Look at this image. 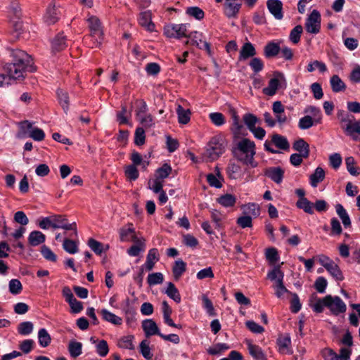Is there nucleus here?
Segmentation results:
<instances>
[{"label": "nucleus", "instance_id": "1", "mask_svg": "<svg viewBox=\"0 0 360 360\" xmlns=\"http://www.w3.org/2000/svg\"><path fill=\"white\" fill-rule=\"evenodd\" d=\"M12 62L4 65V70L8 75L0 73V87L8 84L11 79H20L24 77L26 70L33 72L31 56L22 50H14L11 53Z\"/></svg>", "mask_w": 360, "mask_h": 360}, {"label": "nucleus", "instance_id": "2", "mask_svg": "<svg viewBox=\"0 0 360 360\" xmlns=\"http://www.w3.org/2000/svg\"><path fill=\"white\" fill-rule=\"evenodd\" d=\"M232 153L233 156L243 164L253 168L257 167V162L255 160L256 146L254 141L243 138L236 143Z\"/></svg>", "mask_w": 360, "mask_h": 360}, {"label": "nucleus", "instance_id": "3", "mask_svg": "<svg viewBox=\"0 0 360 360\" xmlns=\"http://www.w3.org/2000/svg\"><path fill=\"white\" fill-rule=\"evenodd\" d=\"M39 226L42 229H63L65 230H72L73 233L70 236L77 238V224L75 222L69 224L67 219L62 215H52L50 217H43L38 222Z\"/></svg>", "mask_w": 360, "mask_h": 360}, {"label": "nucleus", "instance_id": "4", "mask_svg": "<svg viewBox=\"0 0 360 360\" xmlns=\"http://www.w3.org/2000/svg\"><path fill=\"white\" fill-rule=\"evenodd\" d=\"M337 117L345 134L353 140H356L357 136L355 135V132L360 131V120H356L353 115H350L343 110H339Z\"/></svg>", "mask_w": 360, "mask_h": 360}, {"label": "nucleus", "instance_id": "5", "mask_svg": "<svg viewBox=\"0 0 360 360\" xmlns=\"http://www.w3.org/2000/svg\"><path fill=\"white\" fill-rule=\"evenodd\" d=\"M226 146V141L222 136H214L210 141L204 157L207 161H214L224 153Z\"/></svg>", "mask_w": 360, "mask_h": 360}, {"label": "nucleus", "instance_id": "6", "mask_svg": "<svg viewBox=\"0 0 360 360\" xmlns=\"http://www.w3.org/2000/svg\"><path fill=\"white\" fill-rule=\"evenodd\" d=\"M86 20L92 42L95 47H98L103 41L104 34L102 23L98 18L95 15H90Z\"/></svg>", "mask_w": 360, "mask_h": 360}, {"label": "nucleus", "instance_id": "7", "mask_svg": "<svg viewBox=\"0 0 360 360\" xmlns=\"http://www.w3.org/2000/svg\"><path fill=\"white\" fill-rule=\"evenodd\" d=\"M19 127L23 136L27 135L36 141H41L45 137L44 131L39 128L34 127L33 123L28 120L20 122Z\"/></svg>", "mask_w": 360, "mask_h": 360}, {"label": "nucleus", "instance_id": "8", "mask_svg": "<svg viewBox=\"0 0 360 360\" xmlns=\"http://www.w3.org/2000/svg\"><path fill=\"white\" fill-rule=\"evenodd\" d=\"M286 86V79L283 73L276 72L274 77L269 82L267 87L264 88L263 93L265 95L272 96L276 94L277 89L282 85Z\"/></svg>", "mask_w": 360, "mask_h": 360}, {"label": "nucleus", "instance_id": "9", "mask_svg": "<svg viewBox=\"0 0 360 360\" xmlns=\"http://www.w3.org/2000/svg\"><path fill=\"white\" fill-rule=\"evenodd\" d=\"M325 304L331 313L336 316L345 312L347 309L345 303L338 296L326 295L325 297Z\"/></svg>", "mask_w": 360, "mask_h": 360}, {"label": "nucleus", "instance_id": "10", "mask_svg": "<svg viewBox=\"0 0 360 360\" xmlns=\"http://www.w3.org/2000/svg\"><path fill=\"white\" fill-rule=\"evenodd\" d=\"M306 31L312 34H317L321 30V15L314 10L307 17L305 22Z\"/></svg>", "mask_w": 360, "mask_h": 360}, {"label": "nucleus", "instance_id": "11", "mask_svg": "<svg viewBox=\"0 0 360 360\" xmlns=\"http://www.w3.org/2000/svg\"><path fill=\"white\" fill-rule=\"evenodd\" d=\"M165 34L169 38L187 37V27L185 24H170L164 27Z\"/></svg>", "mask_w": 360, "mask_h": 360}, {"label": "nucleus", "instance_id": "12", "mask_svg": "<svg viewBox=\"0 0 360 360\" xmlns=\"http://www.w3.org/2000/svg\"><path fill=\"white\" fill-rule=\"evenodd\" d=\"M186 37L190 39L186 43H191L192 45L198 46L200 49H205L208 53L210 52V44L203 40L202 34L197 31L192 32Z\"/></svg>", "mask_w": 360, "mask_h": 360}, {"label": "nucleus", "instance_id": "13", "mask_svg": "<svg viewBox=\"0 0 360 360\" xmlns=\"http://www.w3.org/2000/svg\"><path fill=\"white\" fill-rule=\"evenodd\" d=\"M266 6L269 11L276 20H281L283 18V4L280 0H268Z\"/></svg>", "mask_w": 360, "mask_h": 360}, {"label": "nucleus", "instance_id": "14", "mask_svg": "<svg viewBox=\"0 0 360 360\" xmlns=\"http://www.w3.org/2000/svg\"><path fill=\"white\" fill-rule=\"evenodd\" d=\"M245 342L248 346L250 354L255 360L267 359L266 356L259 346L252 344V341L250 340H246Z\"/></svg>", "mask_w": 360, "mask_h": 360}, {"label": "nucleus", "instance_id": "15", "mask_svg": "<svg viewBox=\"0 0 360 360\" xmlns=\"http://www.w3.org/2000/svg\"><path fill=\"white\" fill-rule=\"evenodd\" d=\"M119 233L120 240L122 242L138 241L139 238L136 236L132 224L121 228Z\"/></svg>", "mask_w": 360, "mask_h": 360}, {"label": "nucleus", "instance_id": "16", "mask_svg": "<svg viewBox=\"0 0 360 360\" xmlns=\"http://www.w3.org/2000/svg\"><path fill=\"white\" fill-rule=\"evenodd\" d=\"M139 23L148 31L152 32L155 30V25L152 22V13L150 11H145L140 13Z\"/></svg>", "mask_w": 360, "mask_h": 360}, {"label": "nucleus", "instance_id": "17", "mask_svg": "<svg viewBox=\"0 0 360 360\" xmlns=\"http://www.w3.org/2000/svg\"><path fill=\"white\" fill-rule=\"evenodd\" d=\"M142 328L146 337L161 334L157 323L153 319H146L142 322Z\"/></svg>", "mask_w": 360, "mask_h": 360}, {"label": "nucleus", "instance_id": "18", "mask_svg": "<svg viewBox=\"0 0 360 360\" xmlns=\"http://www.w3.org/2000/svg\"><path fill=\"white\" fill-rule=\"evenodd\" d=\"M257 54L255 46L250 42L245 43L240 49L238 60L244 61Z\"/></svg>", "mask_w": 360, "mask_h": 360}, {"label": "nucleus", "instance_id": "19", "mask_svg": "<svg viewBox=\"0 0 360 360\" xmlns=\"http://www.w3.org/2000/svg\"><path fill=\"white\" fill-rule=\"evenodd\" d=\"M241 4L238 1H225L224 5V12L228 18H235L238 13Z\"/></svg>", "mask_w": 360, "mask_h": 360}, {"label": "nucleus", "instance_id": "20", "mask_svg": "<svg viewBox=\"0 0 360 360\" xmlns=\"http://www.w3.org/2000/svg\"><path fill=\"white\" fill-rule=\"evenodd\" d=\"M159 260L158 250L156 248L150 249L146 257V261L143 265V267L146 271H151L155 263Z\"/></svg>", "mask_w": 360, "mask_h": 360}, {"label": "nucleus", "instance_id": "21", "mask_svg": "<svg viewBox=\"0 0 360 360\" xmlns=\"http://www.w3.org/2000/svg\"><path fill=\"white\" fill-rule=\"evenodd\" d=\"M284 171L279 167H269L266 169L265 175L276 184L283 181Z\"/></svg>", "mask_w": 360, "mask_h": 360}, {"label": "nucleus", "instance_id": "22", "mask_svg": "<svg viewBox=\"0 0 360 360\" xmlns=\"http://www.w3.org/2000/svg\"><path fill=\"white\" fill-rule=\"evenodd\" d=\"M44 19L48 25L54 24L58 20V13L56 8L54 1L48 6Z\"/></svg>", "mask_w": 360, "mask_h": 360}, {"label": "nucleus", "instance_id": "23", "mask_svg": "<svg viewBox=\"0 0 360 360\" xmlns=\"http://www.w3.org/2000/svg\"><path fill=\"white\" fill-rule=\"evenodd\" d=\"M278 351L281 354H291V340L288 335H281L277 339Z\"/></svg>", "mask_w": 360, "mask_h": 360}, {"label": "nucleus", "instance_id": "24", "mask_svg": "<svg viewBox=\"0 0 360 360\" xmlns=\"http://www.w3.org/2000/svg\"><path fill=\"white\" fill-rule=\"evenodd\" d=\"M162 311L163 314L164 322L166 324H167L169 326L174 327V328H181L180 326L175 324L174 322L171 319L170 316L172 313V309L169 307V305L167 301H163L162 302Z\"/></svg>", "mask_w": 360, "mask_h": 360}, {"label": "nucleus", "instance_id": "25", "mask_svg": "<svg viewBox=\"0 0 360 360\" xmlns=\"http://www.w3.org/2000/svg\"><path fill=\"white\" fill-rule=\"evenodd\" d=\"M271 143L281 150H288L290 148V143L286 137L278 134L272 135Z\"/></svg>", "mask_w": 360, "mask_h": 360}, {"label": "nucleus", "instance_id": "26", "mask_svg": "<svg viewBox=\"0 0 360 360\" xmlns=\"http://www.w3.org/2000/svg\"><path fill=\"white\" fill-rule=\"evenodd\" d=\"M292 148L295 150L299 152L300 154L304 156V158L309 157V146L303 139H299L295 141L293 143Z\"/></svg>", "mask_w": 360, "mask_h": 360}, {"label": "nucleus", "instance_id": "27", "mask_svg": "<svg viewBox=\"0 0 360 360\" xmlns=\"http://www.w3.org/2000/svg\"><path fill=\"white\" fill-rule=\"evenodd\" d=\"M325 179V172L323 168L317 167L314 172L309 176V183L313 188L317 187L318 184Z\"/></svg>", "mask_w": 360, "mask_h": 360}, {"label": "nucleus", "instance_id": "28", "mask_svg": "<svg viewBox=\"0 0 360 360\" xmlns=\"http://www.w3.org/2000/svg\"><path fill=\"white\" fill-rule=\"evenodd\" d=\"M45 235L39 231H32L28 237V242L32 246H37L45 241Z\"/></svg>", "mask_w": 360, "mask_h": 360}, {"label": "nucleus", "instance_id": "29", "mask_svg": "<svg viewBox=\"0 0 360 360\" xmlns=\"http://www.w3.org/2000/svg\"><path fill=\"white\" fill-rule=\"evenodd\" d=\"M304 113L307 116H311L316 122L320 124L322 120V113L320 108L313 106L309 105L304 110Z\"/></svg>", "mask_w": 360, "mask_h": 360}, {"label": "nucleus", "instance_id": "30", "mask_svg": "<svg viewBox=\"0 0 360 360\" xmlns=\"http://www.w3.org/2000/svg\"><path fill=\"white\" fill-rule=\"evenodd\" d=\"M101 314L103 316V319L109 323H111L114 325H121L122 323V319L121 317L115 315V314L109 311L108 310L103 309L101 311Z\"/></svg>", "mask_w": 360, "mask_h": 360}, {"label": "nucleus", "instance_id": "31", "mask_svg": "<svg viewBox=\"0 0 360 360\" xmlns=\"http://www.w3.org/2000/svg\"><path fill=\"white\" fill-rule=\"evenodd\" d=\"M330 83L333 91L335 93L344 91L346 89V85L345 82L337 75L331 77Z\"/></svg>", "mask_w": 360, "mask_h": 360}, {"label": "nucleus", "instance_id": "32", "mask_svg": "<svg viewBox=\"0 0 360 360\" xmlns=\"http://www.w3.org/2000/svg\"><path fill=\"white\" fill-rule=\"evenodd\" d=\"M297 208L302 210L304 212L309 214H313L314 211V203L310 202L307 198L299 199L296 202Z\"/></svg>", "mask_w": 360, "mask_h": 360}, {"label": "nucleus", "instance_id": "33", "mask_svg": "<svg viewBox=\"0 0 360 360\" xmlns=\"http://www.w3.org/2000/svg\"><path fill=\"white\" fill-rule=\"evenodd\" d=\"M130 159L132 162V165L136 166H141L142 169L146 170L149 165L150 162L146 160H143L140 153L136 151H134L131 154Z\"/></svg>", "mask_w": 360, "mask_h": 360}, {"label": "nucleus", "instance_id": "34", "mask_svg": "<svg viewBox=\"0 0 360 360\" xmlns=\"http://www.w3.org/2000/svg\"><path fill=\"white\" fill-rule=\"evenodd\" d=\"M143 239H138V241H133L135 243V245H132L130 248L127 250V253L129 256L136 257L139 255V253L144 250L145 249V243Z\"/></svg>", "mask_w": 360, "mask_h": 360}, {"label": "nucleus", "instance_id": "35", "mask_svg": "<svg viewBox=\"0 0 360 360\" xmlns=\"http://www.w3.org/2000/svg\"><path fill=\"white\" fill-rule=\"evenodd\" d=\"M67 47L65 37L63 34H58L52 41V49L53 51H60Z\"/></svg>", "mask_w": 360, "mask_h": 360}, {"label": "nucleus", "instance_id": "36", "mask_svg": "<svg viewBox=\"0 0 360 360\" xmlns=\"http://www.w3.org/2000/svg\"><path fill=\"white\" fill-rule=\"evenodd\" d=\"M176 113L180 124H186L190 121L191 111L188 109L186 110L181 105H178Z\"/></svg>", "mask_w": 360, "mask_h": 360}, {"label": "nucleus", "instance_id": "37", "mask_svg": "<svg viewBox=\"0 0 360 360\" xmlns=\"http://www.w3.org/2000/svg\"><path fill=\"white\" fill-rule=\"evenodd\" d=\"M186 264L182 259H178L175 262L172 268V272L175 280L179 279L182 274L186 271Z\"/></svg>", "mask_w": 360, "mask_h": 360}, {"label": "nucleus", "instance_id": "38", "mask_svg": "<svg viewBox=\"0 0 360 360\" xmlns=\"http://www.w3.org/2000/svg\"><path fill=\"white\" fill-rule=\"evenodd\" d=\"M68 352L73 358H77L82 352V344L76 340H71L68 345Z\"/></svg>", "mask_w": 360, "mask_h": 360}, {"label": "nucleus", "instance_id": "39", "mask_svg": "<svg viewBox=\"0 0 360 360\" xmlns=\"http://www.w3.org/2000/svg\"><path fill=\"white\" fill-rule=\"evenodd\" d=\"M326 269L337 281H342L344 276L338 265L333 261L326 266Z\"/></svg>", "mask_w": 360, "mask_h": 360}, {"label": "nucleus", "instance_id": "40", "mask_svg": "<svg viewBox=\"0 0 360 360\" xmlns=\"http://www.w3.org/2000/svg\"><path fill=\"white\" fill-rule=\"evenodd\" d=\"M78 241L65 238L63 243V249L70 254H75L78 252Z\"/></svg>", "mask_w": 360, "mask_h": 360}, {"label": "nucleus", "instance_id": "41", "mask_svg": "<svg viewBox=\"0 0 360 360\" xmlns=\"http://www.w3.org/2000/svg\"><path fill=\"white\" fill-rule=\"evenodd\" d=\"M172 172V167L169 165L165 163L161 167L158 168L155 172V179L163 181Z\"/></svg>", "mask_w": 360, "mask_h": 360}, {"label": "nucleus", "instance_id": "42", "mask_svg": "<svg viewBox=\"0 0 360 360\" xmlns=\"http://www.w3.org/2000/svg\"><path fill=\"white\" fill-rule=\"evenodd\" d=\"M243 213L246 215L257 217L260 214V208L255 203H248L243 205Z\"/></svg>", "mask_w": 360, "mask_h": 360}, {"label": "nucleus", "instance_id": "43", "mask_svg": "<svg viewBox=\"0 0 360 360\" xmlns=\"http://www.w3.org/2000/svg\"><path fill=\"white\" fill-rule=\"evenodd\" d=\"M165 293L174 302L177 303H179L181 302V296L179 292L172 283L170 282L167 284V288L165 290Z\"/></svg>", "mask_w": 360, "mask_h": 360}, {"label": "nucleus", "instance_id": "44", "mask_svg": "<svg viewBox=\"0 0 360 360\" xmlns=\"http://www.w3.org/2000/svg\"><path fill=\"white\" fill-rule=\"evenodd\" d=\"M229 112L233 120L231 131L235 134L239 133L243 126L240 122V118L237 115V112L234 108H230Z\"/></svg>", "mask_w": 360, "mask_h": 360}, {"label": "nucleus", "instance_id": "45", "mask_svg": "<svg viewBox=\"0 0 360 360\" xmlns=\"http://www.w3.org/2000/svg\"><path fill=\"white\" fill-rule=\"evenodd\" d=\"M267 277L271 281H274L275 283H279L283 281L284 274L279 266H275L272 271L268 273Z\"/></svg>", "mask_w": 360, "mask_h": 360}, {"label": "nucleus", "instance_id": "46", "mask_svg": "<svg viewBox=\"0 0 360 360\" xmlns=\"http://www.w3.org/2000/svg\"><path fill=\"white\" fill-rule=\"evenodd\" d=\"M281 49L278 44L274 42L268 43L264 47V55L266 58L276 56Z\"/></svg>", "mask_w": 360, "mask_h": 360}, {"label": "nucleus", "instance_id": "47", "mask_svg": "<svg viewBox=\"0 0 360 360\" xmlns=\"http://www.w3.org/2000/svg\"><path fill=\"white\" fill-rule=\"evenodd\" d=\"M217 201L222 206L225 207H232L235 205L236 198H235L234 195L227 193L218 198Z\"/></svg>", "mask_w": 360, "mask_h": 360}, {"label": "nucleus", "instance_id": "48", "mask_svg": "<svg viewBox=\"0 0 360 360\" xmlns=\"http://www.w3.org/2000/svg\"><path fill=\"white\" fill-rule=\"evenodd\" d=\"M39 343L42 347H46L49 345L51 338L48 331L45 328H41L38 332Z\"/></svg>", "mask_w": 360, "mask_h": 360}, {"label": "nucleus", "instance_id": "49", "mask_svg": "<svg viewBox=\"0 0 360 360\" xmlns=\"http://www.w3.org/2000/svg\"><path fill=\"white\" fill-rule=\"evenodd\" d=\"M303 32V27L300 25H296L290 32L289 39L294 44H297L300 41L301 34Z\"/></svg>", "mask_w": 360, "mask_h": 360}, {"label": "nucleus", "instance_id": "50", "mask_svg": "<svg viewBox=\"0 0 360 360\" xmlns=\"http://www.w3.org/2000/svg\"><path fill=\"white\" fill-rule=\"evenodd\" d=\"M57 96L60 105L63 110L67 113L69 109V96L68 93L62 89H58L57 91Z\"/></svg>", "mask_w": 360, "mask_h": 360}, {"label": "nucleus", "instance_id": "51", "mask_svg": "<svg viewBox=\"0 0 360 360\" xmlns=\"http://www.w3.org/2000/svg\"><path fill=\"white\" fill-rule=\"evenodd\" d=\"M318 124L311 116L305 115L300 119L298 127L300 129L305 130Z\"/></svg>", "mask_w": 360, "mask_h": 360}, {"label": "nucleus", "instance_id": "52", "mask_svg": "<svg viewBox=\"0 0 360 360\" xmlns=\"http://www.w3.org/2000/svg\"><path fill=\"white\" fill-rule=\"evenodd\" d=\"M134 337L133 335H127L124 336L120 339L118 342V347L123 349H134V346L133 344V340Z\"/></svg>", "mask_w": 360, "mask_h": 360}, {"label": "nucleus", "instance_id": "53", "mask_svg": "<svg viewBox=\"0 0 360 360\" xmlns=\"http://www.w3.org/2000/svg\"><path fill=\"white\" fill-rule=\"evenodd\" d=\"M243 121L248 129L251 131L256 127L257 124L259 122L258 118L251 113H247L243 116Z\"/></svg>", "mask_w": 360, "mask_h": 360}, {"label": "nucleus", "instance_id": "54", "mask_svg": "<svg viewBox=\"0 0 360 360\" xmlns=\"http://www.w3.org/2000/svg\"><path fill=\"white\" fill-rule=\"evenodd\" d=\"M124 174L126 177L130 181H135L139 176L136 167L133 165H129L125 167Z\"/></svg>", "mask_w": 360, "mask_h": 360}, {"label": "nucleus", "instance_id": "55", "mask_svg": "<svg viewBox=\"0 0 360 360\" xmlns=\"http://www.w3.org/2000/svg\"><path fill=\"white\" fill-rule=\"evenodd\" d=\"M227 172L230 178L238 179L240 176L241 167L238 164L231 162L227 167Z\"/></svg>", "mask_w": 360, "mask_h": 360}, {"label": "nucleus", "instance_id": "56", "mask_svg": "<svg viewBox=\"0 0 360 360\" xmlns=\"http://www.w3.org/2000/svg\"><path fill=\"white\" fill-rule=\"evenodd\" d=\"M347 169L351 175L357 176L359 174V169L355 166V160L353 157H347L345 159Z\"/></svg>", "mask_w": 360, "mask_h": 360}, {"label": "nucleus", "instance_id": "57", "mask_svg": "<svg viewBox=\"0 0 360 360\" xmlns=\"http://www.w3.org/2000/svg\"><path fill=\"white\" fill-rule=\"evenodd\" d=\"M139 347L140 352L143 356L147 360H150L153 357V354L150 352L149 342L146 340H143L140 343Z\"/></svg>", "mask_w": 360, "mask_h": 360}, {"label": "nucleus", "instance_id": "58", "mask_svg": "<svg viewBox=\"0 0 360 360\" xmlns=\"http://www.w3.org/2000/svg\"><path fill=\"white\" fill-rule=\"evenodd\" d=\"M96 351L100 356L105 357L109 352L107 342L104 340H99L96 345Z\"/></svg>", "mask_w": 360, "mask_h": 360}, {"label": "nucleus", "instance_id": "59", "mask_svg": "<svg viewBox=\"0 0 360 360\" xmlns=\"http://www.w3.org/2000/svg\"><path fill=\"white\" fill-rule=\"evenodd\" d=\"M33 323L30 321L22 322L19 324L18 331L20 335H27L33 330Z\"/></svg>", "mask_w": 360, "mask_h": 360}, {"label": "nucleus", "instance_id": "60", "mask_svg": "<svg viewBox=\"0 0 360 360\" xmlns=\"http://www.w3.org/2000/svg\"><path fill=\"white\" fill-rule=\"evenodd\" d=\"M163 274L160 272L150 274L147 278V281L149 285L161 284L163 282Z\"/></svg>", "mask_w": 360, "mask_h": 360}, {"label": "nucleus", "instance_id": "61", "mask_svg": "<svg viewBox=\"0 0 360 360\" xmlns=\"http://www.w3.org/2000/svg\"><path fill=\"white\" fill-rule=\"evenodd\" d=\"M9 291L13 295H18L22 290V286L18 279H11L8 284Z\"/></svg>", "mask_w": 360, "mask_h": 360}, {"label": "nucleus", "instance_id": "62", "mask_svg": "<svg viewBox=\"0 0 360 360\" xmlns=\"http://www.w3.org/2000/svg\"><path fill=\"white\" fill-rule=\"evenodd\" d=\"M229 349V346L226 343H217L213 347L207 349V352L211 355H217L221 354L222 352Z\"/></svg>", "mask_w": 360, "mask_h": 360}, {"label": "nucleus", "instance_id": "63", "mask_svg": "<svg viewBox=\"0 0 360 360\" xmlns=\"http://www.w3.org/2000/svg\"><path fill=\"white\" fill-rule=\"evenodd\" d=\"M186 13L195 18L197 20H202L204 18V11L199 7H189L186 10Z\"/></svg>", "mask_w": 360, "mask_h": 360}, {"label": "nucleus", "instance_id": "64", "mask_svg": "<svg viewBox=\"0 0 360 360\" xmlns=\"http://www.w3.org/2000/svg\"><path fill=\"white\" fill-rule=\"evenodd\" d=\"M209 117L212 122L217 126H221L225 123V117L221 112H212L209 115Z\"/></svg>", "mask_w": 360, "mask_h": 360}]
</instances>
